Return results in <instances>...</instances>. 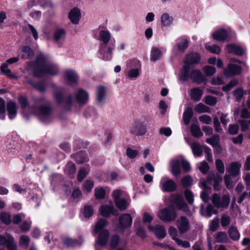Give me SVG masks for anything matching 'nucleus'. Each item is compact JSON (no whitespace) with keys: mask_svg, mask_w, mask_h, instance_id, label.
I'll return each mask as SVG.
<instances>
[{"mask_svg":"<svg viewBox=\"0 0 250 250\" xmlns=\"http://www.w3.org/2000/svg\"><path fill=\"white\" fill-rule=\"evenodd\" d=\"M241 164L239 162H232L228 167V171L233 177L239 175Z\"/></svg>","mask_w":250,"mask_h":250,"instance_id":"nucleus-20","label":"nucleus"},{"mask_svg":"<svg viewBox=\"0 0 250 250\" xmlns=\"http://www.w3.org/2000/svg\"><path fill=\"white\" fill-rule=\"evenodd\" d=\"M73 158L78 164L83 163L88 160V158L85 153L80 151L76 154L72 155Z\"/></svg>","mask_w":250,"mask_h":250,"instance_id":"nucleus-36","label":"nucleus"},{"mask_svg":"<svg viewBox=\"0 0 250 250\" xmlns=\"http://www.w3.org/2000/svg\"><path fill=\"white\" fill-rule=\"evenodd\" d=\"M112 196L116 206L120 210H124L128 207L130 199L126 192L117 189L113 192Z\"/></svg>","mask_w":250,"mask_h":250,"instance_id":"nucleus-6","label":"nucleus"},{"mask_svg":"<svg viewBox=\"0 0 250 250\" xmlns=\"http://www.w3.org/2000/svg\"><path fill=\"white\" fill-rule=\"evenodd\" d=\"M63 243L67 247H73L81 245L82 243V240L81 239L79 240L72 239L67 237L63 238Z\"/></svg>","mask_w":250,"mask_h":250,"instance_id":"nucleus-41","label":"nucleus"},{"mask_svg":"<svg viewBox=\"0 0 250 250\" xmlns=\"http://www.w3.org/2000/svg\"><path fill=\"white\" fill-rule=\"evenodd\" d=\"M203 70L207 76H212L216 72L215 67L208 65L204 67Z\"/></svg>","mask_w":250,"mask_h":250,"instance_id":"nucleus-55","label":"nucleus"},{"mask_svg":"<svg viewBox=\"0 0 250 250\" xmlns=\"http://www.w3.org/2000/svg\"><path fill=\"white\" fill-rule=\"evenodd\" d=\"M94 193L96 199H103L105 196V190L102 187L96 188Z\"/></svg>","mask_w":250,"mask_h":250,"instance_id":"nucleus-50","label":"nucleus"},{"mask_svg":"<svg viewBox=\"0 0 250 250\" xmlns=\"http://www.w3.org/2000/svg\"><path fill=\"white\" fill-rule=\"evenodd\" d=\"M64 78L70 85L77 84L79 81V76L77 72L72 69H67L64 72Z\"/></svg>","mask_w":250,"mask_h":250,"instance_id":"nucleus-15","label":"nucleus"},{"mask_svg":"<svg viewBox=\"0 0 250 250\" xmlns=\"http://www.w3.org/2000/svg\"><path fill=\"white\" fill-rule=\"evenodd\" d=\"M90 171V167L89 166H85V167L81 168L78 174L77 179L80 182H81L88 174Z\"/></svg>","mask_w":250,"mask_h":250,"instance_id":"nucleus-38","label":"nucleus"},{"mask_svg":"<svg viewBox=\"0 0 250 250\" xmlns=\"http://www.w3.org/2000/svg\"><path fill=\"white\" fill-rule=\"evenodd\" d=\"M202 91L199 88H195L190 91V97L194 101H200L202 95Z\"/></svg>","mask_w":250,"mask_h":250,"instance_id":"nucleus-42","label":"nucleus"},{"mask_svg":"<svg viewBox=\"0 0 250 250\" xmlns=\"http://www.w3.org/2000/svg\"><path fill=\"white\" fill-rule=\"evenodd\" d=\"M1 222L6 225L9 224L11 222L10 215L6 212L1 213Z\"/></svg>","mask_w":250,"mask_h":250,"instance_id":"nucleus-58","label":"nucleus"},{"mask_svg":"<svg viewBox=\"0 0 250 250\" xmlns=\"http://www.w3.org/2000/svg\"><path fill=\"white\" fill-rule=\"evenodd\" d=\"M94 213V210L91 206H86L83 208V214L85 218H89L91 217Z\"/></svg>","mask_w":250,"mask_h":250,"instance_id":"nucleus-51","label":"nucleus"},{"mask_svg":"<svg viewBox=\"0 0 250 250\" xmlns=\"http://www.w3.org/2000/svg\"><path fill=\"white\" fill-rule=\"evenodd\" d=\"M28 83L33 86L35 88L40 92H43L45 89V85L44 83H34L30 81H28Z\"/></svg>","mask_w":250,"mask_h":250,"instance_id":"nucleus-60","label":"nucleus"},{"mask_svg":"<svg viewBox=\"0 0 250 250\" xmlns=\"http://www.w3.org/2000/svg\"><path fill=\"white\" fill-rule=\"evenodd\" d=\"M227 50L229 53L241 56L244 54V49L239 45L230 44L227 45Z\"/></svg>","mask_w":250,"mask_h":250,"instance_id":"nucleus-27","label":"nucleus"},{"mask_svg":"<svg viewBox=\"0 0 250 250\" xmlns=\"http://www.w3.org/2000/svg\"><path fill=\"white\" fill-rule=\"evenodd\" d=\"M134 224L136 227V234L142 238H145L146 236V231H145V229H144V228H143L141 226L137 227V224H136V222H135Z\"/></svg>","mask_w":250,"mask_h":250,"instance_id":"nucleus-56","label":"nucleus"},{"mask_svg":"<svg viewBox=\"0 0 250 250\" xmlns=\"http://www.w3.org/2000/svg\"><path fill=\"white\" fill-rule=\"evenodd\" d=\"M164 52V50L162 48H158L156 47H152L150 51V56L151 61L155 62L160 59Z\"/></svg>","mask_w":250,"mask_h":250,"instance_id":"nucleus-24","label":"nucleus"},{"mask_svg":"<svg viewBox=\"0 0 250 250\" xmlns=\"http://www.w3.org/2000/svg\"><path fill=\"white\" fill-rule=\"evenodd\" d=\"M111 34L108 30H100L99 40L102 42L99 50L100 57L104 61L110 60L112 58V51L115 48V42L109 43Z\"/></svg>","mask_w":250,"mask_h":250,"instance_id":"nucleus-3","label":"nucleus"},{"mask_svg":"<svg viewBox=\"0 0 250 250\" xmlns=\"http://www.w3.org/2000/svg\"><path fill=\"white\" fill-rule=\"evenodd\" d=\"M188 41L184 38H180L177 40V46L179 51L184 52L188 46Z\"/></svg>","mask_w":250,"mask_h":250,"instance_id":"nucleus-34","label":"nucleus"},{"mask_svg":"<svg viewBox=\"0 0 250 250\" xmlns=\"http://www.w3.org/2000/svg\"><path fill=\"white\" fill-rule=\"evenodd\" d=\"M106 90L105 87L99 86L97 88L96 100L99 103H102L105 100Z\"/></svg>","mask_w":250,"mask_h":250,"instance_id":"nucleus-33","label":"nucleus"},{"mask_svg":"<svg viewBox=\"0 0 250 250\" xmlns=\"http://www.w3.org/2000/svg\"><path fill=\"white\" fill-rule=\"evenodd\" d=\"M190 79L193 82L198 83H201L204 80V78L202 72L199 70H194L191 72Z\"/></svg>","mask_w":250,"mask_h":250,"instance_id":"nucleus-32","label":"nucleus"},{"mask_svg":"<svg viewBox=\"0 0 250 250\" xmlns=\"http://www.w3.org/2000/svg\"><path fill=\"white\" fill-rule=\"evenodd\" d=\"M191 67L185 64L179 75V79L183 82L190 79V69Z\"/></svg>","mask_w":250,"mask_h":250,"instance_id":"nucleus-23","label":"nucleus"},{"mask_svg":"<svg viewBox=\"0 0 250 250\" xmlns=\"http://www.w3.org/2000/svg\"><path fill=\"white\" fill-rule=\"evenodd\" d=\"M221 181L222 178L221 176H219L218 178H208L207 180H204L201 182V187L204 189L209 188H210L208 184L213 183L214 188L216 190H219L221 188L220 183Z\"/></svg>","mask_w":250,"mask_h":250,"instance_id":"nucleus-17","label":"nucleus"},{"mask_svg":"<svg viewBox=\"0 0 250 250\" xmlns=\"http://www.w3.org/2000/svg\"><path fill=\"white\" fill-rule=\"evenodd\" d=\"M194 110L198 113H209L210 111L209 107L201 103L196 105Z\"/></svg>","mask_w":250,"mask_h":250,"instance_id":"nucleus-45","label":"nucleus"},{"mask_svg":"<svg viewBox=\"0 0 250 250\" xmlns=\"http://www.w3.org/2000/svg\"><path fill=\"white\" fill-rule=\"evenodd\" d=\"M228 233L230 237L234 240H237L240 237V234L237 228L234 226L230 227L228 230Z\"/></svg>","mask_w":250,"mask_h":250,"instance_id":"nucleus-46","label":"nucleus"},{"mask_svg":"<svg viewBox=\"0 0 250 250\" xmlns=\"http://www.w3.org/2000/svg\"><path fill=\"white\" fill-rule=\"evenodd\" d=\"M219 140V136L216 134L213 135L211 138L207 139L206 142L211 145L212 146H218Z\"/></svg>","mask_w":250,"mask_h":250,"instance_id":"nucleus-52","label":"nucleus"},{"mask_svg":"<svg viewBox=\"0 0 250 250\" xmlns=\"http://www.w3.org/2000/svg\"><path fill=\"white\" fill-rule=\"evenodd\" d=\"M120 241V237L118 235H113L110 239V247L112 249H115Z\"/></svg>","mask_w":250,"mask_h":250,"instance_id":"nucleus-54","label":"nucleus"},{"mask_svg":"<svg viewBox=\"0 0 250 250\" xmlns=\"http://www.w3.org/2000/svg\"><path fill=\"white\" fill-rule=\"evenodd\" d=\"M19 60V57L11 58L6 61L5 63L1 65V72L4 73L7 76L10 78L16 79L17 77L15 75L12 73L11 71L7 68L8 65L18 62Z\"/></svg>","mask_w":250,"mask_h":250,"instance_id":"nucleus-16","label":"nucleus"},{"mask_svg":"<svg viewBox=\"0 0 250 250\" xmlns=\"http://www.w3.org/2000/svg\"><path fill=\"white\" fill-rule=\"evenodd\" d=\"M115 209L112 203L110 202L108 205H103L100 208V212L101 215L104 217H108L113 213Z\"/></svg>","mask_w":250,"mask_h":250,"instance_id":"nucleus-21","label":"nucleus"},{"mask_svg":"<svg viewBox=\"0 0 250 250\" xmlns=\"http://www.w3.org/2000/svg\"><path fill=\"white\" fill-rule=\"evenodd\" d=\"M66 35L65 31L62 28L57 29L54 33V38L56 42H59L63 40Z\"/></svg>","mask_w":250,"mask_h":250,"instance_id":"nucleus-39","label":"nucleus"},{"mask_svg":"<svg viewBox=\"0 0 250 250\" xmlns=\"http://www.w3.org/2000/svg\"><path fill=\"white\" fill-rule=\"evenodd\" d=\"M215 241L217 243H227L229 240L227 234L225 232H218L215 237Z\"/></svg>","mask_w":250,"mask_h":250,"instance_id":"nucleus-44","label":"nucleus"},{"mask_svg":"<svg viewBox=\"0 0 250 250\" xmlns=\"http://www.w3.org/2000/svg\"><path fill=\"white\" fill-rule=\"evenodd\" d=\"M205 48L211 53L219 54L221 52L220 47L217 45H209V43H206L205 44Z\"/></svg>","mask_w":250,"mask_h":250,"instance_id":"nucleus-47","label":"nucleus"},{"mask_svg":"<svg viewBox=\"0 0 250 250\" xmlns=\"http://www.w3.org/2000/svg\"><path fill=\"white\" fill-rule=\"evenodd\" d=\"M148 229L153 232L159 239L164 238L166 236V231L162 226L156 225L154 228L149 226Z\"/></svg>","mask_w":250,"mask_h":250,"instance_id":"nucleus-22","label":"nucleus"},{"mask_svg":"<svg viewBox=\"0 0 250 250\" xmlns=\"http://www.w3.org/2000/svg\"><path fill=\"white\" fill-rule=\"evenodd\" d=\"M64 171L70 177H73L76 171L75 164L71 162H68L64 169Z\"/></svg>","mask_w":250,"mask_h":250,"instance_id":"nucleus-37","label":"nucleus"},{"mask_svg":"<svg viewBox=\"0 0 250 250\" xmlns=\"http://www.w3.org/2000/svg\"><path fill=\"white\" fill-rule=\"evenodd\" d=\"M106 225L107 222L104 219H99L95 225L93 234L95 235L99 233L98 239L95 243L96 250H102L101 247L105 246L107 244L109 238V231L107 229H104Z\"/></svg>","mask_w":250,"mask_h":250,"instance_id":"nucleus-4","label":"nucleus"},{"mask_svg":"<svg viewBox=\"0 0 250 250\" xmlns=\"http://www.w3.org/2000/svg\"><path fill=\"white\" fill-rule=\"evenodd\" d=\"M233 95L237 101H239L243 97L244 91L242 88H239L233 91Z\"/></svg>","mask_w":250,"mask_h":250,"instance_id":"nucleus-61","label":"nucleus"},{"mask_svg":"<svg viewBox=\"0 0 250 250\" xmlns=\"http://www.w3.org/2000/svg\"><path fill=\"white\" fill-rule=\"evenodd\" d=\"M190 147L194 156L199 157L202 155V149L198 143L194 142L191 144Z\"/></svg>","mask_w":250,"mask_h":250,"instance_id":"nucleus-43","label":"nucleus"},{"mask_svg":"<svg viewBox=\"0 0 250 250\" xmlns=\"http://www.w3.org/2000/svg\"><path fill=\"white\" fill-rule=\"evenodd\" d=\"M181 159H173L170 161L171 171L175 176H178L181 171Z\"/></svg>","mask_w":250,"mask_h":250,"instance_id":"nucleus-25","label":"nucleus"},{"mask_svg":"<svg viewBox=\"0 0 250 250\" xmlns=\"http://www.w3.org/2000/svg\"><path fill=\"white\" fill-rule=\"evenodd\" d=\"M119 222L122 227H129L132 224V217L129 214H124L120 217Z\"/></svg>","mask_w":250,"mask_h":250,"instance_id":"nucleus-30","label":"nucleus"},{"mask_svg":"<svg viewBox=\"0 0 250 250\" xmlns=\"http://www.w3.org/2000/svg\"><path fill=\"white\" fill-rule=\"evenodd\" d=\"M30 242V238L27 235H21L19 240V244L21 246H24L27 248Z\"/></svg>","mask_w":250,"mask_h":250,"instance_id":"nucleus-57","label":"nucleus"},{"mask_svg":"<svg viewBox=\"0 0 250 250\" xmlns=\"http://www.w3.org/2000/svg\"><path fill=\"white\" fill-rule=\"evenodd\" d=\"M76 99L78 103L85 104L88 101V93L82 89H79L76 95Z\"/></svg>","mask_w":250,"mask_h":250,"instance_id":"nucleus-26","label":"nucleus"},{"mask_svg":"<svg viewBox=\"0 0 250 250\" xmlns=\"http://www.w3.org/2000/svg\"><path fill=\"white\" fill-rule=\"evenodd\" d=\"M81 16V13L79 9L74 8L69 13V18L71 22L74 24H78L79 22Z\"/></svg>","mask_w":250,"mask_h":250,"instance_id":"nucleus-28","label":"nucleus"},{"mask_svg":"<svg viewBox=\"0 0 250 250\" xmlns=\"http://www.w3.org/2000/svg\"><path fill=\"white\" fill-rule=\"evenodd\" d=\"M205 103L210 106L214 105L217 103V99L212 96H207L205 98Z\"/></svg>","mask_w":250,"mask_h":250,"instance_id":"nucleus-63","label":"nucleus"},{"mask_svg":"<svg viewBox=\"0 0 250 250\" xmlns=\"http://www.w3.org/2000/svg\"><path fill=\"white\" fill-rule=\"evenodd\" d=\"M237 84L238 82L236 80H232L228 84L223 86L222 90L225 92L228 91Z\"/></svg>","mask_w":250,"mask_h":250,"instance_id":"nucleus-62","label":"nucleus"},{"mask_svg":"<svg viewBox=\"0 0 250 250\" xmlns=\"http://www.w3.org/2000/svg\"><path fill=\"white\" fill-rule=\"evenodd\" d=\"M54 98L56 102L58 104H60L62 101L63 98L62 94L61 92V89L59 88H57L54 93Z\"/></svg>","mask_w":250,"mask_h":250,"instance_id":"nucleus-59","label":"nucleus"},{"mask_svg":"<svg viewBox=\"0 0 250 250\" xmlns=\"http://www.w3.org/2000/svg\"><path fill=\"white\" fill-rule=\"evenodd\" d=\"M193 116L192 109L190 107H187L185 110L183 116V120L186 125H188Z\"/></svg>","mask_w":250,"mask_h":250,"instance_id":"nucleus-35","label":"nucleus"},{"mask_svg":"<svg viewBox=\"0 0 250 250\" xmlns=\"http://www.w3.org/2000/svg\"><path fill=\"white\" fill-rule=\"evenodd\" d=\"M130 67H132L128 72L127 75L132 79H135L141 73L142 65L141 62L137 59L130 61Z\"/></svg>","mask_w":250,"mask_h":250,"instance_id":"nucleus-10","label":"nucleus"},{"mask_svg":"<svg viewBox=\"0 0 250 250\" xmlns=\"http://www.w3.org/2000/svg\"><path fill=\"white\" fill-rule=\"evenodd\" d=\"M22 57L24 58H30L33 56L34 52L29 46H24L21 49Z\"/></svg>","mask_w":250,"mask_h":250,"instance_id":"nucleus-49","label":"nucleus"},{"mask_svg":"<svg viewBox=\"0 0 250 250\" xmlns=\"http://www.w3.org/2000/svg\"><path fill=\"white\" fill-rule=\"evenodd\" d=\"M170 200L178 209L182 210L186 214L190 215V211L182 195H172L170 197Z\"/></svg>","mask_w":250,"mask_h":250,"instance_id":"nucleus-8","label":"nucleus"},{"mask_svg":"<svg viewBox=\"0 0 250 250\" xmlns=\"http://www.w3.org/2000/svg\"><path fill=\"white\" fill-rule=\"evenodd\" d=\"M230 63L228 64L227 68L224 69V74L227 77H230L232 76L239 74L242 68L238 63H241L242 62L234 58L230 59Z\"/></svg>","mask_w":250,"mask_h":250,"instance_id":"nucleus-7","label":"nucleus"},{"mask_svg":"<svg viewBox=\"0 0 250 250\" xmlns=\"http://www.w3.org/2000/svg\"><path fill=\"white\" fill-rule=\"evenodd\" d=\"M1 246L6 248L7 250H16L18 248L14 237L7 233L1 236Z\"/></svg>","mask_w":250,"mask_h":250,"instance_id":"nucleus-12","label":"nucleus"},{"mask_svg":"<svg viewBox=\"0 0 250 250\" xmlns=\"http://www.w3.org/2000/svg\"><path fill=\"white\" fill-rule=\"evenodd\" d=\"M129 131L135 136H143L146 131V125L139 120L135 121L131 125Z\"/></svg>","mask_w":250,"mask_h":250,"instance_id":"nucleus-11","label":"nucleus"},{"mask_svg":"<svg viewBox=\"0 0 250 250\" xmlns=\"http://www.w3.org/2000/svg\"><path fill=\"white\" fill-rule=\"evenodd\" d=\"M158 215L161 220L165 222H171L176 217L175 211L170 207L160 209Z\"/></svg>","mask_w":250,"mask_h":250,"instance_id":"nucleus-9","label":"nucleus"},{"mask_svg":"<svg viewBox=\"0 0 250 250\" xmlns=\"http://www.w3.org/2000/svg\"><path fill=\"white\" fill-rule=\"evenodd\" d=\"M173 22V18L167 13H163L161 17V23L163 27H169Z\"/></svg>","mask_w":250,"mask_h":250,"instance_id":"nucleus-31","label":"nucleus"},{"mask_svg":"<svg viewBox=\"0 0 250 250\" xmlns=\"http://www.w3.org/2000/svg\"><path fill=\"white\" fill-rule=\"evenodd\" d=\"M231 32L229 29L220 28L212 32L211 36L212 38L216 41L224 42L229 39Z\"/></svg>","mask_w":250,"mask_h":250,"instance_id":"nucleus-14","label":"nucleus"},{"mask_svg":"<svg viewBox=\"0 0 250 250\" xmlns=\"http://www.w3.org/2000/svg\"><path fill=\"white\" fill-rule=\"evenodd\" d=\"M230 200V197L228 194L224 195L222 198H220L218 194L214 193L211 198L213 206L208 205L205 209L203 205H202L200 208L201 214L207 218H209L212 214L217 213V210H222L227 208L229 204Z\"/></svg>","mask_w":250,"mask_h":250,"instance_id":"nucleus-2","label":"nucleus"},{"mask_svg":"<svg viewBox=\"0 0 250 250\" xmlns=\"http://www.w3.org/2000/svg\"><path fill=\"white\" fill-rule=\"evenodd\" d=\"M7 111L10 120L14 119L17 114V107L15 103L10 101L7 104Z\"/></svg>","mask_w":250,"mask_h":250,"instance_id":"nucleus-29","label":"nucleus"},{"mask_svg":"<svg viewBox=\"0 0 250 250\" xmlns=\"http://www.w3.org/2000/svg\"><path fill=\"white\" fill-rule=\"evenodd\" d=\"M193 180L189 176H187L184 177L181 180V184L183 187H188L192 185Z\"/></svg>","mask_w":250,"mask_h":250,"instance_id":"nucleus-53","label":"nucleus"},{"mask_svg":"<svg viewBox=\"0 0 250 250\" xmlns=\"http://www.w3.org/2000/svg\"><path fill=\"white\" fill-rule=\"evenodd\" d=\"M44 103V99H37L35 102V106L30 108L31 112L35 114L40 120L44 122L50 117L51 113V109L49 107L41 105Z\"/></svg>","mask_w":250,"mask_h":250,"instance_id":"nucleus-5","label":"nucleus"},{"mask_svg":"<svg viewBox=\"0 0 250 250\" xmlns=\"http://www.w3.org/2000/svg\"><path fill=\"white\" fill-rule=\"evenodd\" d=\"M94 186V181L90 179L86 180L83 184V190L86 193H90Z\"/></svg>","mask_w":250,"mask_h":250,"instance_id":"nucleus-40","label":"nucleus"},{"mask_svg":"<svg viewBox=\"0 0 250 250\" xmlns=\"http://www.w3.org/2000/svg\"><path fill=\"white\" fill-rule=\"evenodd\" d=\"M160 188L164 192H171L175 190L176 185L172 180L167 176H164L161 179Z\"/></svg>","mask_w":250,"mask_h":250,"instance_id":"nucleus-13","label":"nucleus"},{"mask_svg":"<svg viewBox=\"0 0 250 250\" xmlns=\"http://www.w3.org/2000/svg\"><path fill=\"white\" fill-rule=\"evenodd\" d=\"M216 167L217 171L221 174H223L225 171V167L223 162L220 159L216 161Z\"/></svg>","mask_w":250,"mask_h":250,"instance_id":"nucleus-64","label":"nucleus"},{"mask_svg":"<svg viewBox=\"0 0 250 250\" xmlns=\"http://www.w3.org/2000/svg\"><path fill=\"white\" fill-rule=\"evenodd\" d=\"M58 66L49 62L48 57L42 54H39L36 57L33 76L41 77L46 75H55L59 72Z\"/></svg>","mask_w":250,"mask_h":250,"instance_id":"nucleus-1","label":"nucleus"},{"mask_svg":"<svg viewBox=\"0 0 250 250\" xmlns=\"http://www.w3.org/2000/svg\"><path fill=\"white\" fill-rule=\"evenodd\" d=\"M200 56L197 53H191L188 55L184 61L185 64L190 66L198 63L200 61Z\"/></svg>","mask_w":250,"mask_h":250,"instance_id":"nucleus-19","label":"nucleus"},{"mask_svg":"<svg viewBox=\"0 0 250 250\" xmlns=\"http://www.w3.org/2000/svg\"><path fill=\"white\" fill-rule=\"evenodd\" d=\"M191 132L194 137H199L202 136L203 133L200 127L195 124L191 125Z\"/></svg>","mask_w":250,"mask_h":250,"instance_id":"nucleus-48","label":"nucleus"},{"mask_svg":"<svg viewBox=\"0 0 250 250\" xmlns=\"http://www.w3.org/2000/svg\"><path fill=\"white\" fill-rule=\"evenodd\" d=\"M177 227L181 234L187 232L190 228L189 222L187 218L182 216L177 219Z\"/></svg>","mask_w":250,"mask_h":250,"instance_id":"nucleus-18","label":"nucleus"}]
</instances>
